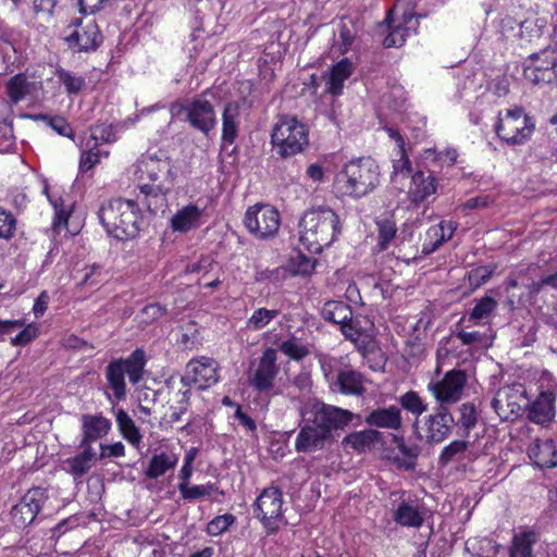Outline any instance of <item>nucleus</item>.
Listing matches in <instances>:
<instances>
[{"label":"nucleus","mask_w":557,"mask_h":557,"mask_svg":"<svg viewBox=\"0 0 557 557\" xmlns=\"http://www.w3.org/2000/svg\"><path fill=\"white\" fill-rule=\"evenodd\" d=\"M470 447V442L463 440H455L445 446L438 457V463L443 467L454 461L465 459L466 453Z\"/></svg>","instance_id":"nucleus-41"},{"label":"nucleus","mask_w":557,"mask_h":557,"mask_svg":"<svg viewBox=\"0 0 557 557\" xmlns=\"http://www.w3.org/2000/svg\"><path fill=\"white\" fill-rule=\"evenodd\" d=\"M57 76L69 94L79 92L85 85V79L83 77L75 76L63 69L57 70Z\"/></svg>","instance_id":"nucleus-55"},{"label":"nucleus","mask_w":557,"mask_h":557,"mask_svg":"<svg viewBox=\"0 0 557 557\" xmlns=\"http://www.w3.org/2000/svg\"><path fill=\"white\" fill-rule=\"evenodd\" d=\"M57 3L58 0H34L33 10L36 14L46 13L52 15Z\"/></svg>","instance_id":"nucleus-63"},{"label":"nucleus","mask_w":557,"mask_h":557,"mask_svg":"<svg viewBox=\"0 0 557 557\" xmlns=\"http://www.w3.org/2000/svg\"><path fill=\"white\" fill-rule=\"evenodd\" d=\"M491 406L502 420H513L522 416L529 406L527 391L522 384L503 386L496 392Z\"/></svg>","instance_id":"nucleus-8"},{"label":"nucleus","mask_w":557,"mask_h":557,"mask_svg":"<svg viewBox=\"0 0 557 557\" xmlns=\"http://www.w3.org/2000/svg\"><path fill=\"white\" fill-rule=\"evenodd\" d=\"M321 315L325 321L341 325L345 321L351 320L352 309L344 301L329 300L324 304Z\"/></svg>","instance_id":"nucleus-35"},{"label":"nucleus","mask_w":557,"mask_h":557,"mask_svg":"<svg viewBox=\"0 0 557 557\" xmlns=\"http://www.w3.org/2000/svg\"><path fill=\"white\" fill-rule=\"evenodd\" d=\"M67 29L72 30L64 37V41L76 52H94L103 41V36L95 21L83 23L82 18L75 17Z\"/></svg>","instance_id":"nucleus-10"},{"label":"nucleus","mask_w":557,"mask_h":557,"mask_svg":"<svg viewBox=\"0 0 557 557\" xmlns=\"http://www.w3.org/2000/svg\"><path fill=\"white\" fill-rule=\"evenodd\" d=\"M467 384V374L462 370L448 371L442 381L431 382L429 384V391L432 392L433 396L437 400V404H449L457 403L462 394Z\"/></svg>","instance_id":"nucleus-16"},{"label":"nucleus","mask_w":557,"mask_h":557,"mask_svg":"<svg viewBox=\"0 0 557 557\" xmlns=\"http://www.w3.org/2000/svg\"><path fill=\"white\" fill-rule=\"evenodd\" d=\"M364 422L372 429L397 431L403 426L401 410L397 406L379 407L366 416Z\"/></svg>","instance_id":"nucleus-19"},{"label":"nucleus","mask_w":557,"mask_h":557,"mask_svg":"<svg viewBox=\"0 0 557 557\" xmlns=\"http://www.w3.org/2000/svg\"><path fill=\"white\" fill-rule=\"evenodd\" d=\"M280 314L278 310L267 308L257 309L249 318L247 325L253 330H261Z\"/></svg>","instance_id":"nucleus-54"},{"label":"nucleus","mask_w":557,"mask_h":557,"mask_svg":"<svg viewBox=\"0 0 557 557\" xmlns=\"http://www.w3.org/2000/svg\"><path fill=\"white\" fill-rule=\"evenodd\" d=\"M384 22L386 23L388 34L385 36V38L383 40V46L385 48L403 46L406 41V37L409 34V28L404 26L403 24L393 26L392 25V11L388 12Z\"/></svg>","instance_id":"nucleus-42"},{"label":"nucleus","mask_w":557,"mask_h":557,"mask_svg":"<svg viewBox=\"0 0 557 557\" xmlns=\"http://www.w3.org/2000/svg\"><path fill=\"white\" fill-rule=\"evenodd\" d=\"M276 361V350L274 348H267L260 357L256 369H251L248 374V383L255 391L268 393L273 388L275 377L280 372Z\"/></svg>","instance_id":"nucleus-14"},{"label":"nucleus","mask_w":557,"mask_h":557,"mask_svg":"<svg viewBox=\"0 0 557 557\" xmlns=\"http://www.w3.org/2000/svg\"><path fill=\"white\" fill-rule=\"evenodd\" d=\"M529 458L541 468H554L557 466V447L553 440H535L529 448Z\"/></svg>","instance_id":"nucleus-22"},{"label":"nucleus","mask_w":557,"mask_h":557,"mask_svg":"<svg viewBox=\"0 0 557 557\" xmlns=\"http://www.w3.org/2000/svg\"><path fill=\"white\" fill-rule=\"evenodd\" d=\"M83 450L74 457L67 458L64 461L66 471L73 478L81 479L85 475L96 463L97 454L91 446H79Z\"/></svg>","instance_id":"nucleus-28"},{"label":"nucleus","mask_w":557,"mask_h":557,"mask_svg":"<svg viewBox=\"0 0 557 557\" xmlns=\"http://www.w3.org/2000/svg\"><path fill=\"white\" fill-rule=\"evenodd\" d=\"M280 351L288 356L290 359L300 361L306 358L310 351L306 345L300 343L298 338L292 336L290 338L283 341L278 345Z\"/></svg>","instance_id":"nucleus-44"},{"label":"nucleus","mask_w":557,"mask_h":557,"mask_svg":"<svg viewBox=\"0 0 557 557\" xmlns=\"http://www.w3.org/2000/svg\"><path fill=\"white\" fill-rule=\"evenodd\" d=\"M382 441L383 433L375 429L369 428L362 431L349 433L343 438L342 445L345 448H351L358 453H362L371 449L375 444H379Z\"/></svg>","instance_id":"nucleus-26"},{"label":"nucleus","mask_w":557,"mask_h":557,"mask_svg":"<svg viewBox=\"0 0 557 557\" xmlns=\"http://www.w3.org/2000/svg\"><path fill=\"white\" fill-rule=\"evenodd\" d=\"M138 206L135 200H126L123 207V213L117 222L116 233L114 237L119 240H128L137 237L139 233L138 226Z\"/></svg>","instance_id":"nucleus-21"},{"label":"nucleus","mask_w":557,"mask_h":557,"mask_svg":"<svg viewBox=\"0 0 557 557\" xmlns=\"http://www.w3.org/2000/svg\"><path fill=\"white\" fill-rule=\"evenodd\" d=\"M341 331L343 335L358 345V339L361 336L360 330L355 325L352 319L350 321H345L341 324Z\"/></svg>","instance_id":"nucleus-62"},{"label":"nucleus","mask_w":557,"mask_h":557,"mask_svg":"<svg viewBox=\"0 0 557 557\" xmlns=\"http://www.w3.org/2000/svg\"><path fill=\"white\" fill-rule=\"evenodd\" d=\"M535 131L534 117L522 107L500 111L495 124L497 137L508 146H521L528 143Z\"/></svg>","instance_id":"nucleus-5"},{"label":"nucleus","mask_w":557,"mask_h":557,"mask_svg":"<svg viewBox=\"0 0 557 557\" xmlns=\"http://www.w3.org/2000/svg\"><path fill=\"white\" fill-rule=\"evenodd\" d=\"M201 216L200 209L189 205L178 210L171 219V227L181 233H186L198 225Z\"/></svg>","instance_id":"nucleus-33"},{"label":"nucleus","mask_w":557,"mask_h":557,"mask_svg":"<svg viewBox=\"0 0 557 557\" xmlns=\"http://www.w3.org/2000/svg\"><path fill=\"white\" fill-rule=\"evenodd\" d=\"M454 336L459 339L462 345L470 346L478 350L487 348L492 344L491 336L478 331L466 332L461 330L456 332Z\"/></svg>","instance_id":"nucleus-43"},{"label":"nucleus","mask_w":557,"mask_h":557,"mask_svg":"<svg viewBox=\"0 0 557 557\" xmlns=\"http://www.w3.org/2000/svg\"><path fill=\"white\" fill-rule=\"evenodd\" d=\"M495 269V264H488L476 267L468 272L467 278L472 290L484 285L492 277Z\"/></svg>","instance_id":"nucleus-51"},{"label":"nucleus","mask_w":557,"mask_h":557,"mask_svg":"<svg viewBox=\"0 0 557 557\" xmlns=\"http://www.w3.org/2000/svg\"><path fill=\"white\" fill-rule=\"evenodd\" d=\"M422 422V433L414 430L419 440H424L428 444H440L444 442L453 432L455 419L448 406L437 404L433 412L425 416Z\"/></svg>","instance_id":"nucleus-7"},{"label":"nucleus","mask_w":557,"mask_h":557,"mask_svg":"<svg viewBox=\"0 0 557 557\" xmlns=\"http://www.w3.org/2000/svg\"><path fill=\"white\" fill-rule=\"evenodd\" d=\"M235 522V517L232 513H224L215 517L207 524V532L210 535L216 536L225 532Z\"/></svg>","instance_id":"nucleus-56"},{"label":"nucleus","mask_w":557,"mask_h":557,"mask_svg":"<svg viewBox=\"0 0 557 557\" xmlns=\"http://www.w3.org/2000/svg\"><path fill=\"white\" fill-rule=\"evenodd\" d=\"M116 422L119 428L129 442H132L136 447L139 446V430L134 424L133 420L122 409H120L116 413Z\"/></svg>","instance_id":"nucleus-46"},{"label":"nucleus","mask_w":557,"mask_h":557,"mask_svg":"<svg viewBox=\"0 0 557 557\" xmlns=\"http://www.w3.org/2000/svg\"><path fill=\"white\" fill-rule=\"evenodd\" d=\"M271 143L277 156L288 159L308 147V128L295 116L283 115L271 132Z\"/></svg>","instance_id":"nucleus-4"},{"label":"nucleus","mask_w":557,"mask_h":557,"mask_svg":"<svg viewBox=\"0 0 557 557\" xmlns=\"http://www.w3.org/2000/svg\"><path fill=\"white\" fill-rule=\"evenodd\" d=\"M380 166L371 157L355 158L344 164L336 176L344 195L360 199L380 185Z\"/></svg>","instance_id":"nucleus-3"},{"label":"nucleus","mask_w":557,"mask_h":557,"mask_svg":"<svg viewBox=\"0 0 557 557\" xmlns=\"http://www.w3.org/2000/svg\"><path fill=\"white\" fill-rule=\"evenodd\" d=\"M49 300L50 297L46 290L39 294L33 307V311L36 318L44 315L48 308Z\"/></svg>","instance_id":"nucleus-64"},{"label":"nucleus","mask_w":557,"mask_h":557,"mask_svg":"<svg viewBox=\"0 0 557 557\" xmlns=\"http://www.w3.org/2000/svg\"><path fill=\"white\" fill-rule=\"evenodd\" d=\"M137 116L135 119H128L124 122H117L115 124H99L95 125L90 128L91 138L95 140V146L97 147L99 143H114L116 140V132L124 128L127 124L134 125Z\"/></svg>","instance_id":"nucleus-38"},{"label":"nucleus","mask_w":557,"mask_h":557,"mask_svg":"<svg viewBox=\"0 0 557 557\" xmlns=\"http://www.w3.org/2000/svg\"><path fill=\"white\" fill-rule=\"evenodd\" d=\"M244 223L251 234L261 239L273 237L281 224L278 211L270 205H255L245 213Z\"/></svg>","instance_id":"nucleus-11"},{"label":"nucleus","mask_w":557,"mask_h":557,"mask_svg":"<svg viewBox=\"0 0 557 557\" xmlns=\"http://www.w3.org/2000/svg\"><path fill=\"white\" fill-rule=\"evenodd\" d=\"M304 425L295 441L297 453H311L324 449L360 416L348 409L329 405L320 400L306 404L300 408Z\"/></svg>","instance_id":"nucleus-1"},{"label":"nucleus","mask_w":557,"mask_h":557,"mask_svg":"<svg viewBox=\"0 0 557 557\" xmlns=\"http://www.w3.org/2000/svg\"><path fill=\"white\" fill-rule=\"evenodd\" d=\"M37 337V327L34 324L25 326L16 336L11 338L13 346H25Z\"/></svg>","instance_id":"nucleus-60"},{"label":"nucleus","mask_w":557,"mask_h":557,"mask_svg":"<svg viewBox=\"0 0 557 557\" xmlns=\"http://www.w3.org/2000/svg\"><path fill=\"white\" fill-rule=\"evenodd\" d=\"M178 461V455L172 449L156 450L145 470L146 479H158L168 471L174 470Z\"/></svg>","instance_id":"nucleus-25"},{"label":"nucleus","mask_w":557,"mask_h":557,"mask_svg":"<svg viewBox=\"0 0 557 557\" xmlns=\"http://www.w3.org/2000/svg\"><path fill=\"white\" fill-rule=\"evenodd\" d=\"M16 231V219L14 215L5 211L3 209H0V238L3 239H11Z\"/></svg>","instance_id":"nucleus-57"},{"label":"nucleus","mask_w":557,"mask_h":557,"mask_svg":"<svg viewBox=\"0 0 557 557\" xmlns=\"http://www.w3.org/2000/svg\"><path fill=\"white\" fill-rule=\"evenodd\" d=\"M497 308V301L485 295L480 300L476 301L475 306L472 308L470 312V320L473 321H482L487 319Z\"/></svg>","instance_id":"nucleus-49"},{"label":"nucleus","mask_w":557,"mask_h":557,"mask_svg":"<svg viewBox=\"0 0 557 557\" xmlns=\"http://www.w3.org/2000/svg\"><path fill=\"white\" fill-rule=\"evenodd\" d=\"M555 394L542 392L533 403L529 401L528 419L536 424H546L555 418Z\"/></svg>","instance_id":"nucleus-20"},{"label":"nucleus","mask_w":557,"mask_h":557,"mask_svg":"<svg viewBox=\"0 0 557 557\" xmlns=\"http://www.w3.org/2000/svg\"><path fill=\"white\" fill-rule=\"evenodd\" d=\"M352 73V63L348 59H343L336 63L330 72L327 91L334 96L341 95L344 82Z\"/></svg>","instance_id":"nucleus-34"},{"label":"nucleus","mask_w":557,"mask_h":557,"mask_svg":"<svg viewBox=\"0 0 557 557\" xmlns=\"http://www.w3.org/2000/svg\"><path fill=\"white\" fill-rule=\"evenodd\" d=\"M128 375L129 381L136 383L139 381V348L133 350L127 359L114 360L107 367V380L109 386L113 391L117 399L125 396V375Z\"/></svg>","instance_id":"nucleus-12"},{"label":"nucleus","mask_w":557,"mask_h":557,"mask_svg":"<svg viewBox=\"0 0 557 557\" xmlns=\"http://www.w3.org/2000/svg\"><path fill=\"white\" fill-rule=\"evenodd\" d=\"M341 232L339 216L330 207L311 208L299 221V240L311 253L322 252L324 247L331 246Z\"/></svg>","instance_id":"nucleus-2"},{"label":"nucleus","mask_w":557,"mask_h":557,"mask_svg":"<svg viewBox=\"0 0 557 557\" xmlns=\"http://www.w3.org/2000/svg\"><path fill=\"white\" fill-rule=\"evenodd\" d=\"M126 200L112 199L103 202L98 210V218L109 235L114 237L116 233L117 222L123 213V207Z\"/></svg>","instance_id":"nucleus-29"},{"label":"nucleus","mask_w":557,"mask_h":557,"mask_svg":"<svg viewBox=\"0 0 557 557\" xmlns=\"http://www.w3.org/2000/svg\"><path fill=\"white\" fill-rule=\"evenodd\" d=\"M315 264L317 259L298 253L296 257L290 259L288 267L293 275L307 276L314 271Z\"/></svg>","instance_id":"nucleus-50"},{"label":"nucleus","mask_w":557,"mask_h":557,"mask_svg":"<svg viewBox=\"0 0 557 557\" xmlns=\"http://www.w3.org/2000/svg\"><path fill=\"white\" fill-rule=\"evenodd\" d=\"M399 404L403 409L410 412L411 414L419 417L423 412L426 411L428 405L424 403V400L420 397V395L414 391H408L405 394H403L399 397ZM419 419L416 418L414 422L412 423V428L414 430L419 429Z\"/></svg>","instance_id":"nucleus-40"},{"label":"nucleus","mask_w":557,"mask_h":557,"mask_svg":"<svg viewBox=\"0 0 557 557\" xmlns=\"http://www.w3.org/2000/svg\"><path fill=\"white\" fill-rule=\"evenodd\" d=\"M523 75L533 85L549 84L557 78V51L545 48L524 62Z\"/></svg>","instance_id":"nucleus-9"},{"label":"nucleus","mask_w":557,"mask_h":557,"mask_svg":"<svg viewBox=\"0 0 557 557\" xmlns=\"http://www.w3.org/2000/svg\"><path fill=\"white\" fill-rule=\"evenodd\" d=\"M455 227L451 222H441L426 231V238L422 246V253L428 256L434 252L444 242L451 238Z\"/></svg>","instance_id":"nucleus-30"},{"label":"nucleus","mask_w":557,"mask_h":557,"mask_svg":"<svg viewBox=\"0 0 557 557\" xmlns=\"http://www.w3.org/2000/svg\"><path fill=\"white\" fill-rule=\"evenodd\" d=\"M164 313L163 308L158 304L147 305L144 309H141V323H150L159 318H161Z\"/></svg>","instance_id":"nucleus-61"},{"label":"nucleus","mask_w":557,"mask_h":557,"mask_svg":"<svg viewBox=\"0 0 557 557\" xmlns=\"http://www.w3.org/2000/svg\"><path fill=\"white\" fill-rule=\"evenodd\" d=\"M101 152L97 147L90 148L88 151H83L79 160V172L85 173L91 170L100 162Z\"/></svg>","instance_id":"nucleus-58"},{"label":"nucleus","mask_w":557,"mask_h":557,"mask_svg":"<svg viewBox=\"0 0 557 557\" xmlns=\"http://www.w3.org/2000/svg\"><path fill=\"white\" fill-rule=\"evenodd\" d=\"M458 424L466 431L468 435L478 423V411L473 403H465L459 407Z\"/></svg>","instance_id":"nucleus-53"},{"label":"nucleus","mask_w":557,"mask_h":557,"mask_svg":"<svg viewBox=\"0 0 557 557\" xmlns=\"http://www.w3.org/2000/svg\"><path fill=\"white\" fill-rule=\"evenodd\" d=\"M185 385L198 384L199 388H207L219 381L216 363L209 358L191 360L186 366V374L182 377Z\"/></svg>","instance_id":"nucleus-17"},{"label":"nucleus","mask_w":557,"mask_h":557,"mask_svg":"<svg viewBox=\"0 0 557 557\" xmlns=\"http://www.w3.org/2000/svg\"><path fill=\"white\" fill-rule=\"evenodd\" d=\"M216 490H218V487L212 483L205 484V485H195V486H189V483L188 484H185V483L178 484V491H180L182 497L187 500H196V499H200L206 496H210Z\"/></svg>","instance_id":"nucleus-47"},{"label":"nucleus","mask_w":557,"mask_h":557,"mask_svg":"<svg viewBox=\"0 0 557 557\" xmlns=\"http://www.w3.org/2000/svg\"><path fill=\"white\" fill-rule=\"evenodd\" d=\"M436 191L435 178L422 171H418L411 177L409 195L412 202L420 203Z\"/></svg>","instance_id":"nucleus-32"},{"label":"nucleus","mask_w":557,"mask_h":557,"mask_svg":"<svg viewBox=\"0 0 557 557\" xmlns=\"http://www.w3.org/2000/svg\"><path fill=\"white\" fill-rule=\"evenodd\" d=\"M240 106L236 101H230L224 106L222 113V149L225 145H233L238 137Z\"/></svg>","instance_id":"nucleus-24"},{"label":"nucleus","mask_w":557,"mask_h":557,"mask_svg":"<svg viewBox=\"0 0 557 557\" xmlns=\"http://www.w3.org/2000/svg\"><path fill=\"white\" fill-rule=\"evenodd\" d=\"M357 30L355 26V22L351 18H342L338 25V37L341 40V51L343 53L347 52L356 38Z\"/></svg>","instance_id":"nucleus-48"},{"label":"nucleus","mask_w":557,"mask_h":557,"mask_svg":"<svg viewBox=\"0 0 557 557\" xmlns=\"http://www.w3.org/2000/svg\"><path fill=\"white\" fill-rule=\"evenodd\" d=\"M170 110L173 116L188 122L203 135H208L216 125L214 106L202 97L194 98L187 103L174 102Z\"/></svg>","instance_id":"nucleus-6"},{"label":"nucleus","mask_w":557,"mask_h":557,"mask_svg":"<svg viewBox=\"0 0 557 557\" xmlns=\"http://www.w3.org/2000/svg\"><path fill=\"white\" fill-rule=\"evenodd\" d=\"M83 440L79 446H90V442L103 437L110 430L111 423L102 416L83 414Z\"/></svg>","instance_id":"nucleus-27"},{"label":"nucleus","mask_w":557,"mask_h":557,"mask_svg":"<svg viewBox=\"0 0 557 557\" xmlns=\"http://www.w3.org/2000/svg\"><path fill=\"white\" fill-rule=\"evenodd\" d=\"M35 88L36 83L29 81L24 73L15 74L5 84V92L13 104H17L32 95Z\"/></svg>","instance_id":"nucleus-31"},{"label":"nucleus","mask_w":557,"mask_h":557,"mask_svg":"<svg viewBox=\"0 0 557 557\" xmlns=\"http://www.w3.org/2000/svg\"><path fill=\"white\" fill-rule=\"evenodd\" d=\"M283 494L278 487L264 488L253 504V513L270 532H276L282 520Z\"/></svg>","instance_id":"nucleus-13"},{"label":"nucleus","mask_w":557,"mask_h":557,"mask_svg":"<svg viewBox=\"0 0 557 557\" xmlns=\"http://www.w3.org/2000/svg\"><path fill=\"white\" fill-rule=\"evenodd\" d=\"M546 22L539 17H529L520 23V36L528 40L542 36Z\"/></svg>","instance_id":"nucleus-52"},{"label":"nucleus","mask_w":557,"mask_h":557,"mask_svg":"<svg viewBox=\"0 0 557 557\" xmlns=\"http://www.w3.org/2000/svg\"><path fill=\"white\" fill-rule=\"evenodd\" d=\"M364 383L366 377L361 372L346 367L337 371L331 387L343 395L362 396L367 391Z\"/></svg>","instance_id":"nucleus-18"},{"label":"nucleus","mask_w":557,"mask_h":557,"mask_svg":"<svg viewBox=\"0 0 557 557\" xmlns=\"http://www.w3.org/2000/svg\"><path fill=\"white\" fill-rule=\"evenodd\" d=\"M377 225V246L381 251L386 250L391 242L396 237L395 222L389 219H382L376 221Z\"/></svg>","instance_id":"nucleus-45"},{"label":"nucleus","mask_w":557,"mask_h":557,"mask_svg":"<svg viewBox=\"0 0 557 557\" xmlns=\"http://www.w3.org/2000/svg\"><path fill=\"white\" fill-rule=\"evenodd\" d=\"M398 450L403 455V458H396V465L400 469L414 470L417 467V460L420 456L422 448L418 444H407L404 437H394Z\"/></svg>","instance_id":"nucleus-36"},{"label":"nucleus","mask_w":557,"mask_h":557,"mask_svg":"<svg viewBox=\"0 0 557 557\" xmlns=\"http://www.w3.org/2000/svg\"><path fill=\"white\" fill-rule=\"evenodd\" d=\"M425 511L423 506L403 499L394 510L393 519L401 527L419 529L424 523Z\"/></svg>","instance_id":"nucleus-23"},{"label":"nucleus","mask_w":557,"mask_h":557,"mask_svg":"<svg viewBox=\"0 0 557 557\" xmlns=\"http://www.w3.org/2000/svg\"><path fill=\"white\" fill-rule=\"evenodd\" d=\"M537 541V534L533 530H524L512 537L509 549L510 557H531L533 544Z\"/></svg>","instance_id":"nucleus-37"},{"label":"nucleus","mask_w":557,"mask_h":557,"mask_svg":"<svg viewBox=\"0 0 557 557\" xmlns=\"http://www.w3.org/2000/svg\"><path fill=\"white\" fill-rule=\"evenodd\" d=\"M24 119H30L34 121H44L47 125H49L53 131H55L59 135H62L64 137L73 138V128L71 127L70 123L60 115H48L44 113L33 114V113H25L22 115Z\"/></svg>","instance_id":"nucleus-39"},{"label":"nucleus","mask_w":557,"mask_h":557,"mask_svg":"<svg viewBox=\"0 0 557 557\" xmlns=\"http://www.w3.org/2000/svg\"><path fill=\"white\" fill-rule=\"evenodd\" d=\"M47 499L48 495L45 488L33 487L28 490L11 510L13 524L16 528L29 525L36 519Z\"/></svg>","instance_id":"nucleus-15"},{"label":"nucleus","mask_w":557,"mask_h":557,"mask_svg":"<svg viewBox=\"0 0 557 557\" xmlns=\"http://www.w3.org/2000/svg\"><path fill=\"white\" fill-rule=\"evenodd\" d=\"M496 201V197L491 194L480 195L473 198L468 199L462 205V210H473V209H486L494 205Z\"/></svg>","instance_id":"nucleus-59"}]
</instances>
